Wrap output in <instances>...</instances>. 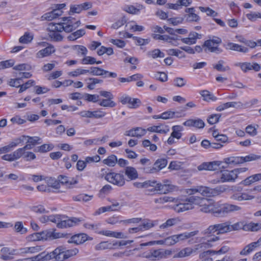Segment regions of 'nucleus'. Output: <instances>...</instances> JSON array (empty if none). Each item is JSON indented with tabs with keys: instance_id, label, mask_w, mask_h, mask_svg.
I'll use <instances>...</instances> for the list:
<instances>
[{
	"instance_id": "obj_1",
	"label": "nucleus",
	"mask_w": 261,
	"mask_h": 261,
	"mask_svg": "<svg viewBox=\"0 0 261 261\" xmlns=\"http://www.w3.org/2000/svg\"><path fill=\"white\" fill-rule=\"evenodd\" d=\"M199 205L200 211L204 213H211L213 214L214 202L211 203L204 198L191 196L187 197L186 199L180 200L179 203L175 208L177 213L183 212L194 208L193 205Z\"/></svg>"
},
{
	"instance_id": "obj_2",
	"label": "nucleus",
	"mask_w": 261,
	"mask_h": 261,
	"mask_svg": "<svg viewBox=\"0 0 261 261\" xmlns=\"http://www.w3.org/2000/svg\"><path fill=\"white\" fill-rule=\"evenodd\" d=\"M79 250L76 248L67 249L65 246H60L53 251L46 254L47 261L55 259L56 261H63L77 254Z\"/></svg>"
},
{
	"instance_id": "obj_3",
	"label": "nucleus",
	"mask_w": 261,
	"mask_h": 261,
	"mask_svg": "<svg viewBox=\"0 0 261 261\" xmlns=\"http://www.w3.org/2000/svg\"><path fill=\"white\" fill-rule=\"evenodd\" d=\"M227 188L225 186H219L214 188L198 186L194 188L187 190V193L190 195L198 192L205 197H216L226 192Z\"/></svg>"
},
{
	"instance_id": "obj_4",
	"label": "nucleus",
	"mask_w": 261,
	"mask_h": 261,
	"mask_svg": "<svg viewBox=\"0 0 261 261\" xmlns=\"http://www.w3.org/2000/svg\"><path fill=\"white\" fill-rule=\"evenodd\" d=\"M242 209L239 205L228 203L214 202L213 215L216 217H224L228 214L240 211Z\"/></svg>"
},
{
	"instance_id": "obj_5",
	"label": "nucleus",
	"mask_w": 261,
	"mask_h": 261,
	"mask_svg": "<svg viewBox=\"0 0 261 261\" xmlns=\"http://www.w3.org/2000/svg\"><path fill=\"white\" fill-rule=\"evenodd\" d=\"M221 42L222 40L221 38L217 37H213L212 39L205 41L202 47L205 48V51L207 49L212 53L219 54L222 52V49L218 46Z\"/></svg>"
},
{
	"instance_id": "obj_6",
	"label": "nucleus",
	"mask_w": 261,
	"mask_h": 261,
	"mask_svg": "<svg viewBox=\"0 0 261 261\" xmlns=\"http://www.w3.org/2000/svg\"><path fill=\"white\" fill-rule=\"evenodd\" d=\"M105 179L108 182L118 187H122L125 183L124 175L121 173H108L106 175Z\"/></svg>"
},
{
	"instance_id": "obj_7",
	"label": "nucleus",
	"mask_w": 261,
	"mask_h": 261,
	"mask_svg": "<svg viewBox=\"0 0 261 261\" xmlns=\"http://www.w3.org/2000/svg\"><path fill=\"white\" fill-rule=\"evenodd\" d=\"M119 100L122 105H127V107L129 109H137L141 104L140 99L133 98L126 94L119 98Z\"/></svg>"
},
{
	"instance_id": "obj_8",
	"label": "nucleus",
	"mask_w": 261,
	"mask_h": 261,
	"mask_svg": "<svg viewBox=\"0 0 261 261\" xmlns=\"http://www.w3.org/2000/svg\"><path fill=\"white\" fill-rule=\"evenodd\" d=\"M168 161L166 159L162 158L158 159L152 167H144V171L146 173H153L157 172L165 168L167 165Z\"/></svg>"
},
{
	"instance_id": "obj_9",
	"label": "nucleus",
	"mask_w": 261,
	"mask_h": 261,
	"mask_svg": "<svg viewBox=\"0 0 261 261\" xmlns=\"http://www.w3.org/2000/svg\"><path fill=\"white\" fill-rule=\"evenodd\" d=\"M82 220L76 217L68 218L65 215H62L60 223L59 224V228H65L76 225Z\"/></svg>"
},
{
	"instance_id": "obj_10",
	"label": "nucleus",
	"mask_w": 261,
	"mask_h": 261,
	"mask_svg": "<svg viewBox=\"0 0 261 261\" xmlns=\"http://www.w3.org/2000/svg\"><path fill=\"white\" fill-rule=\"evenodd\" d=\"M162 253L159 249H151L140 254V256L147 258L150 260H156L161 259Z\"/></svg>"
},
{
	"instance_id": "obj_11",
	"label": "nucleus",
	"mask_w": 261,
	"mask_h": 261,
	"mask_svg": "<svg viewBox=\"0 0 261 261\" xmlns=\"http://www.w3.org/2000/svg\"><path fill=\"white\" fill-rule=\"evenodd\" d=\"M79 114L82 117L99 119L104 117L107 113L99 109L94 111H83L79 112Z\"/></svg>"
},
{
	"instance_id": "obj_12",
	"label": "nucleus",
	"mask_w": 261,
	"mask_h": 261,
	"mask_svg": "<svg viewBox=\"0 0 261 261\" xmlns=\"http://www.w3.org/2000/svg\"><path fill=\"white\" fill-rule=\"evenodd\" d=\"M63 23L65 32H71L78 27L80 24L79 20H75L73 17H63Z\"/></svg>"
},
{
	"instance_id": "obj_13",
	"label": "nucleus",
	"mask_w": 261,
	"mask_h": 261,
	"mask_svg": "<svg viewBox=\"0 0 261 261\" xmlns=\"http://www.w3.org/2000/svg\"><path fill=\"white\" fill-rule=\"evenodd\" d=\"M92 5L90 2H85L79 5H72L70 6L68 14L72 15L75 13L79 14L83 10H86L91 8Z\"/></svg>"
},
{
	"instance_id": "obj_14",
	"label": "nucleus",
	"mask_w": 261,
	"mask_h": 261,
	"mask_svg": "<svg viewBox=\"0 0 261 261\" xmlns=\"http://www.w3.org/2000/svg\"><path fill=\"white\" fill-rule=\"evenodd\" d=\"M236 66L240 67L244 72H247L251 70L257 72L259 71L261 69L260 66L257 63H238L236 64Z\"/></svg>"
},
{
	"instance_id": "obj_15",
	"label": "nucleus",
	"mask_w": 261,
	"mask_h": 261,
	"mask_svg": "<svg viewBox=\"0 0 261 261\" xmlns=\"http://www.w3.org/2000/svg\"><path fill=\"white\" fill-rule=\"evenodd\" d=\"M154 182V184H152L153 189H151V191L153 190L154 191H159L161 194L167 193L173 190V186L166 184H162V183H158L156 181L153 180Z\"/></svg>"
},
{
	"instance_id": "obj_16",
	"label": "nucleus",
	"mask_w": 261,
	"mask_h": 261,
	"mask_svg": "<svg viewBox=\"0 0 261 261\" xmlns=\"http://www.w3.org/2000/svg\"><path fill=\"white\" fill-rule=\"evenodd\" d=\"M222 162L214 161L211 162H205L198 166V170H216L220 168Z\"/></svg>"
},
{
	"instance_id": "obj_17",
	"label": "nucleus",
	"mask_w": 261,
	"mask_h": 261,
	"mask_svg": "<svg viewBox=\"0 0 261 261\" xmlns=\"http://www.w3.org/2000/svg\"><path fill=\"white\" fill-rule=\"evenodd\" d=\"M236 172V170H234L224 171L221 175V182L234 181L235 179L238 177Z\"/></svg>"
},
{
	"instance_id": "obj_18",
	"label": "nucleus",
	"mask_w": 261,
	"mask_h": 261,
	"mask_svg": "<svg viewBox=\"0 0 261 261\" xmlns=\"http://www.w3.org/2000/svg\"><path fill=\"white\" fill-rule=\"evenodd\" d=\"M42 249L41 246H35L31 247H27L21 248L19 249V252L17 254L20 255H24L28 254H34L39 252Z\"/></svg>"
},
{
	"instance_id": "obj_19",
	"label": "nucleus",
	"mask_w": 261,
	"mask_h": 261,
	"mask_svg": "<svg viewBox=\"0 0 261 261\" xmlns=\"http://www.w3.org/2000/svg\"><path fill=\"white\" fill-rule=\"evenodd\" d=\"M261 245V237L257 241L251 243L246 246L243 250L240 252L241 255H246L251 253L256 247Z\"/></svg>"
},
{
	"instance_id": "obj_20",
	"label": "nucleus",
	"mask_w": 261,
	"mask_h": 261,
	"mask_svg": "<svg viewBox=\"0 0 261 261\" xmlns=\"http://www.w3.org/2000/svg\"><path fill=\"white\" fill-rule=\"evenodd\" d=\"M88 239V237L85 233H79L74 235L68 241V243H74L76 245L81 244Z\"/></svg>"
},
{
	"instance_id": "obj_21",
	"label": "nucleus",
	"mask_w": 261,
	"mask_h": 261,
	"mask_svg": "<svg viewBox=\"0 0 261 261\" xmlns=\"http://www.w3.org/2000/svg\"><path fill=\"white\" fill-rule=\"evenodd\" d=\"M60 184L65 185L67 187L70 188L72 185L77 183V180L73 178H69L64 175H59L58 177Z\"/></svg>"
},
{
	"instance_id": "obj_22",
	"label": "nucleus",
	"mask_w": 261,
	"mask_h": 261,
	"mask_svg": "<svg viewBox=\"0 0 261 261\" xmlns=\"http://www.w3.org/2000/svg\"><path fill=\"white\" fill-rule=\"evenodd\" d=\"M146 130L141 127H136L129 130L126 131L124 135L130 137L141 138L145 135Z\"/></svg>"
},
{
	"instance_id": "obj_23",
	"label": "nucleus",
	"mask_w": 261,
	"mask_h": 261,
	"mask_svg": "<svg viewBox=\"0 0 261 261\" xmlns=\"http://www.w3.org/2000/svg\"><path fill=\"white\" fill-rule=\"evenodd\" d=\"M146 130L150 132L158 133L160 134H166L169 132V127L167 125H159L152 126L147 128Z\"/></svg>"
},
{
	"instance_id": "obj_24",
	"label": "nucleus",
	"mask_w": 261,
	"mask_h": 261,
	"mask_svg": "<svg viewBox=\"0 0 261 261\" xmlns=\"http://www.w3.org/2000/svg\"><path fill=\"white\" fill-rule=\"evenodd\" d=\"M219 240L218 237H214L213 238L207 240L206 242L201 243L195 245L193 249V252H195L197 250H202L206 248L210 247L212 245L211 243L213 242L217 241Z\"/></svg>"
},
{
	"instance_id": "obj_25",
	"label": "nucleus",
	"mask_w": 261,
	"mask_h": 261,
	"mask_svg": "<svg viewBox=\"0 0 261 261\" xmlns=\"http://www.w3.org/2000/svg\"><path fill=\"white\" fill-rule=\"evenodd\" d=\"M183 124L185 126H194L198 128H202L204 127V121L200 119H189L187 121H186Z\"/></svg>"
},
{
	"instance_id": "obj_26",
	"label": "nucleus",
	"mask_w": 261,
	"mask_h": 261,
	"mask_svg": "<svg viewBox=\"0 0 261 261\" xmlns=\"http://www.w3.org/2000/svg\"><path fill=\"white\" fill-rule=\"evenodd\" d=\"M125 175L127 176L128 180H133L138 177V173L134 167L131 166L126 167L124 171Z\"/></svg>"
},
{
	"instance_id": "obj_27",
	"label": "nucleus",
	"mask_w": 261,
	"mask_h": 261,
	"mask_svg": "<svg viewBox=\"0 0 261 261\" xmlns=\"http://www.w3.org/2000/svg\"><path fill=\"white\" fill-rule=\"evenodd\" d=\"M226 48L227 49H230L243 53H247L249 51L247 47L232 42H228L226 45Z\"/></svg>"
},
{
	"instance_id": "obj_28",
	"label": "nucleus",
	"mask_w": 261,
	"mask_h": 261,
	"mask_svg": "<svg viewBox=\"0 0 261 261\" xmlns=\"http://www.w3.org/2000/svg\"><path fill=\"white\" fill-rule=\"evenodd\" d=\"M198 230H195L191 232H185L180 234L174 235V238H175L176 241L177 243L179 242V241H184L186 239L194 237L197 235L198 233Z\"/></svg>"
},
{
	"instance_id": "obj_29",
	"label": "nucleus",
	"mask_w": 261,
	"mask_h": 261,
	"mask_svg": "<svg viewBox=\"0 0 261 261\" xmlns=\"http://www.w3.org/2000/svg\"><path fill=\"white\" fill-rule=\"evenodd\" d=\"M15 261H47V257H46V254H44L43 252H42L36 256L27 258H19L15 260Z\"/></svg>"
},
{
	"instance_id": "obj_30",
	"label": "nucleus",
	"mask_w": 261,
	"mask_h": 261,
	"mask_svg": "<svg viewBox=\"0 0 261 261\" xmlns=\"http://www.w3.org/2000/svg\"><path fill=\"white\" fill-rule=\"evenodd\" d=\"M96 250H102L105 249L115 250L114 241H103L97 244L95 247Z\"/></svg>"
},
{
	"instance_id": "obj_31",
	"label": "nucleus",
	"mask_w": 261,
	"mask_h": 261,
	"mask_svg": "<svg viewBox=\"0 0 261 261\" xmlns=\"http://www.w3.org/2000/svg\"><path fill=\"white\" fill-rule=\"evenodd\" d=\"M55 51L54 47L50 45L45 48L40 50L36 54V57L39 58L47 57Z\"/></svg>"
},
{
	"instance_id": "obj_32",
	"label": "nucleus",
	"mask_w": 261,
	"mask_h": 261,
	"mask_svg": "<svg viewBox=\"0 0 261 261\" xmlns=\"http://www.w3.org/2000/svg\"><path fill=\"white\" fill-rule=\"evenodd\" d=\"M230 222L226 221L222 223L216 224L218 230V234H224L230 232Z\"/></svg>"
},
{
	"instance_id": "obj_33",
	"label": "nucleus",
	"mask_w": 261,
	"mask_h": 261,
	"mask_svg": "<svg viewBox=\"0 0 261 261\" xmlns=\"http://www.w3.org/2000/svg\"><path fill=\"white\" fill-rule=\"evenodd\" d=\"M20 158V153L17 150L10 154H6L2 156V159L5 161L12 162L19 159Z\"/></svg>"
},
{
	"instance_id": "obj_34",
	"label": "nucleus",
	"mask_w": 261,
	"mask_h": 261,
	"mask_svg": "<svg viewBox=\"0 0 261 261\" xmlns=\"http://www.w3.org/2000/svg\"><path fill=\"white\" fill-rule=\"evenodd\" d=\"M48 29L49 31L59 33L63 31H65V28L63 22L60 23L50 22L48 24Z\"/></svg>"
},
{
	"instance_id": "obj_35",
	"label": "nucleus",
	"mask_w": 261,
	"mask_h": 261,
	"mask_svg": "<svg viewBox=\"0 0 261 261\" xmlns=\"http://www.w3.org/2000/svg\"><path fill=\"white\" fill-rule=\"evenodd\" d=\"M99 234L115 238H124V234L120 232H115L110 230H102L99 232Z\"/></svg>"
},
{
	"instance_id": "obj_36",
	"label": "nucleus",
	"mask_w": 261,
	"mask_h": 261,
	"mask_svg": "<svg viewBox=\"0 0 261 261\" xmlns=\"http://www.w3.org/2000/svg\"><path fill=\"white\" fill-rule=\"evenodd\" d=\"M199 93L203 97V100L205 101H216L217 99L216 97H215L212 93L207 90H201L200 91Z\"/></svg>"
},
{
	"instance_id": "obj_37",
	"label": "nucleus",
	"mask_w": 261,
	"mask_h": 261,
	"mask_svg": "<svg viewBox=\"0 0 261 261\" xmlns=\"http://www.w3.org/2000/svg\"><path fill=\"white\" fill-rule=\"evenodd\" d=\"M85 30L84 29H80L70 34L67 37L70 41H74L76 39L83 36L85 34Z\"/></svg>"
},
{
	"instance_id": "obj_38",
	"label": "nucleus",
	"mask_w": 261,
	"mask_h": 261,
	"mask_svg": "<svg viewBox=\"0 0 261 261\" xmlns=\"http://www.w3.org/2000/svg\"><path fill=\"white\" fill-rule=\"evenodd\" d=\"M142 8L141 5L138 6L137 8L133 5H127L124 7L123 10L131 14H137Z\"/></svg>"
},
{
	"instance_id": "obj_39",
	"label": "nucleus",
	"mask_w": 261,
	"mask_h": 261,
	"mask_svg": "<svg viewBox=\"0 0 261 261\" xmlns=\"http://www.w3.org/2000/svg\"><path fill=\"white\" fill-rule=\"evenodd\" d=\"M179 222L178 218H171L168 219L166 222L160 226L161 229H164L172 226Z\"/></svg>"
},
{
	"instance_id": "obj_40",
	"label": "nucleus",
	"mask_w": 261,
	"mask_h": 261,
	"mask_svg": "<svg viewBox=\"0 0 261 261\" xmlns=\"http://www.w3.org/2000/svg\"><path fill=\"white\" fill-rule=\"evenodd\" d=\"M85 80L89 81V82L87 83V88L90 90L94 89L96 84L103 82L102 80L94 77H90Z\"/></svg>"
},
{
	"instance_id": "obj_41",
	"label": "nucleus",
	"mask_w": 261,
	"mask_h": 261,
	"mask_svg": "<svg viewBox=\"0 0 261 261\" xmlns=\"http://www.w3.org/2000/svg\"><path fill=\"white\" fill-rule=\"evenodd\" d=\"M103 163L110 167H114L117 162V158L116 155L112 154L102 161Z\"/></svg>"
},
{
	"instance_id": "obj_42",
	"label": "nucleus",
	"mask_w": 261,
	"mask_h": 261,
	"mask_svg": "<svg viewBox=\"0 0 261 261\" xmlns=\"http://www.w3.org/2000/svg\"><path fill=\"white\" fill-rule=\"evenodd\" d=\"M193 252V249L187 247L181 250L178 253L175 255L176 257H185L190 256Z\"/></svg>"
},
{
	"instance_id": "obj_43",
	"label": "nucleus",
	"mask_w": 261,
	"mask_h": 261,
	"mask_svg": "<svg viewBox=\"0 0 261 261\" xmlns=\"http://www.w3.org/2000/svg\"><path fill=\"white\" fill-rule=\"evenodd\" d=\"M172 132L171 134L172 137H173L177 139H179L182 136V134L180 132L182 129V126L180 125H174L172 127Z\"/></svg>"
},
{
	"instance_id": "obj_44",
	"label": "nucleus",
	"mask_w": 261,
	"mask_h": 261,
	"mask_svg": "<svg viewBox=\"0 0 261 261\" xmlns=\"http://www.w3.org/2000/svg\"><path fill=\"white\" fill-rule=\"evenodd\" d=\"M147 55L148 56L150 57L153 59H156L157 58H162L165 57L164 53L162 52L159 49H154L151 51H148L147 53Z\"/></svg>"
},
{
	"instance_id": "obj_45",
	"label": "nucleus",
	"mask_w": 261,
	"mask_h": 261,
	"mask_svg": "<svg viewBox=\"0 0 261 261\" xmlns=\"http://www.w3.org/2000/svg\"><path fill=\"white\" fill-rule=\"evenodd\" d=\"M154 182L152 180H147L143 182H134V186L138 188H148L152 187V184H154Z\"/></svg>"
},
{
	"instance_id": "obj_46",
	"label": "nucleus",
	"mask_w": 261,
	"mask_h": 261,
	"mask_svg": "<svg viewBox=\"0 0 261 261\" xmlns=\"http://www.w3.org/2000/svg\"><path fill=\"white\" fill-rule=\"evenodd\" d=\"M30 210L33 212L37 214H42L48 212V211L45 210L44 206L41 204L32 206L30 207Z\"/></svg>"
},
{
	"instance_id": "obj_47",
	"label": "nucleus",
	"mask_w": 261,
	"mask_h": 261,
	"mask_svg": "<svg viewBox=\"0 0 261 261\" xmlns=\"http://www.w3.org/2000/svg\"><path fill=\"white\" fill-rule=\"evenodd\" d=\"M90 74L95 76H101L102 73H107L105 70L98 67H91L89 69Z\"/></svg>"
},
{
	"instance_id": "obj_48",
	"label": "nucleus",
	"mask_w": 261,
	"mask_h": 261,
	"mask_svg": "<svg viewBox=\"0 0 261 261\" xmlns=\"http://www.w3.org/2000/svg\"><path fill=\"white\" fill-rule=\"evenodd\" d=\"M99 105L104 107L113 108L116 106V104L114 101L111 100V99L107 98L103 99L98 103Z\"/></svg>"
},
{
	"instance_id": "obj_49",
	"label": "nucleus",
	"mask_w": 261,
	"mask_h": 261,
	"mask_svg": "<svg viewBox=\"0 0 261 261\" xmlns=\"http://www.w3.org/2000/svg\"><path fill=\"white\" fill-rule=\"evenodd\" d=\"M260 156L254 154H251L244 157H240V163L255 161L260 159Z\"/></svg>"
},
{
	"instance_id": "obj_50",
	"label": "nucleus",
	"mask_w": 261,
	"mask_h": 261,
	"mask_svg": "<svg viewBox=\"0 0 261 261\" xmlns=\"http://www.w3.org/2000/svg\"><path fill=\"white\" fill-rule=\"evenodd\" d=\"M243 229H248L253 231H257L261 229V223H250L248 225L244 226Z\"/></svg>"
},
{
	"instance_id": "obj_51",
	"label": "nucleus",
	"mask_w": 261,
	"mask_h": 261,
	"mask_svg": "<svg viewBox=\"0 0 261 261\" xmlns=\"http://www.w3.org/2000/svg\"><path fill=\"white\" fill-rule=\"evenodd\" d=\"M14 229L17 232H19L21 234H24L27 232V229L23 227L22 222L20 221H17L15 223Z\"/></svg>"
},
{
	"instance_id": "obj_52",
	"label": "nucleus",
	"mask_w": 261,
	"mask_h": 261,
	"mask_svg": "<svg viewBox=\"0 0 261 261\" xmlns=\"http://www.w3.org/2000/svg\"><path fill=\"white\" fill-rule=\"evenodd\" d=\"M48 35L51 39L55 41H61L63 38V36L60 34V33L57 32L49 31Z\"/></svg>"
},
{
	"instance_id": "obj_53",
	"label": "nucleus",
	"mask_w": 261,
	"mask_h": 261,
	"mask_svg": "<svg viewBox=\"0 0 261 261\" xmlns=\"http://www.w3.org/2000/svg\"><path fill=\"white\" fill-rule=\"evenodd\" d=\"M39 238L40 240H47L48 238H50L51 237L55 238L54 236V233L50 231H41L40 232H38Z\"/></svg>"
},
{
	"instance_id": "obj_54",
	"label": "nucleus",
	"mask_w": 261,
	"mask_h": 261,
	"mask_svg": "<svg viewBox=\"0 0 261 261\" xmlns=\"http://www.w3.org/2000/svg\"><path fill=\"white\" fill-rule=\"evenodd\" d=\"M34 83L35 81L34 80H30L22 85L20 84V86H19V87H20L19 90L18 91L19 93H22V92L24 91L29 88L33 86L34 84Z\"/></svg>"
},
{
	"instance_id": "obj_55",
	"label": "nucleus",
	"mask_w": 261,
	"mask_h": 261,
	"mask_svg": "<svg viewBox=\"0 0 261 261\" xmlns=\"http://www.w3.org/2000/svg\"><path fill=\"white\" fill-rule=\"evenodd\" d=\"M216 232L218 234V230L216 224L210 225L207 228L203 231V233L205 235L211 236Z\"/></svg>"
},
{
	"instance_id": "obj_56",
	"label": "nucleus",
	"mask_w": 261,
	"mask_h": 261,
	"mask_svg": "<svg viewBox=\"0 0 261 261\" xmlns=\"http://www.w3.org/2000/svg\"><path fill=\"white\" fill-rule=\"evenodd\" d=\"M231 108H234L236 109H245L248 108L249 103L248 102L244 103L241 101H231Z\"/></svg>"
},
{
	"instance_id": "obj_57",
	"label": "nucleus",
	"mask_w": 261,
	"mask_h": 261,
	"mask_svg": "<svg viewBox=\"0 0 261 261\" xmlns=\"http://www.w3.org/2000/svg\"><path fill=\"white\" fill-rule=\"evenodd\" d=\"M54 146L52 144H43L38 147L36 150L40 152H46L53 149Z\"/></svg>"
},
{
	"instance_id": "obj_58",
	"label": "nucleus",
	"mask_w": 261,
	"mask_h": 261,
	"mask_svg": "<svg viewBox=\"0 0 261 261\" xmlns=\"http://www.w3.org/2000/svg\"><path fill=\"white\" fill-rule=\"evenodd\" d=\"M221 115L220 114H212L210 115L207 118V122L210 124H214L217 123Z\"/></svg>"
},
{
	"instance_id": "obj_59",
	"label": "nucleus",
	"mask_w": 261,
	"mask_h": 261,
	"mask_svg": "<svg viewBox=\"0 0 261 261\" xmlns=\"http://www.w3.org/2000/svg\"><path fill=\"white\" fill-rule=\"evenodd\" d=\"M167 51L169 55L175 56L179 58L185 57L182 51L177 49H169Z\"/></svg>"
},
{
	"instance_id": "obj_60",
	"label": "nucleus",
	"mask_w": 261,
	"mask_h": 261,
	"mask_svg": "<svg viewBox=\"0 0 261 261\" xmlns=\"http://www.w3.org/2000/svg\"><path fill=\"white\" fill-rule=\"evenodd\" d=\"M33 39V36L28 33H25L24 35L21 36L19 41L20 43L27 44L30 42Z\"/></svg>"
},
{
	"instance_id": "obj_61",
	"label": "nucleus",
	"mask_w": 261,
	"mask_h": 261,
	"mask_svg": "<svg viewBox=\"0 0 261 261\" xmlns=\"http://www.w3.org/2000/svg\"><path fill=\"white\" fill-rule=\"evenodd\" d=\"M223 63H224L223 61L220 60L218 62V63L214 66V68L219 71H225L229 70L230 68L229 66H227L226 67H224L223 66Z\"/></svg>"
},
{
	"instance_id": "obj_62",
	"label": "nucleus",
	"mask_w": 261,
	"mask_h": 261,
	"mask_svg": "<svg viewBox=\"0 0 261 261\" xmlns=\"http://www.w3.org/2000/svg\"><path fill=\"white\" fill-rule=\"evenodd\" d=\"M199 9L202 12H205L208 16H216L218 13L208 7H200Z\"/></svg>"
},
{
	"instance_id": "obj_63",
	"label": "nucleus",
	"mask_w": 261,
	"mask_h": 261,
	"mask_svg": "<svg viewBox=\"0 0 261 261\" xmlns=\"http://www.w3.org/2000/svg\"><path fill=\"white\" fill-rule=\"evenodd\" d=\"M2 255L1 258L4 260H8L10 258L9 255L13 254L10 252V249L8 247H4L1 250Z\"/></svg>"
},
{
	"instance_id": "obj_64",
	"label": "nucleus",
	"mask_w": 261,
	"mask_h": 261,
	"mask_svg": "<svg viewBox=\"0 0 261 261\" xmlns=\"http://www.w3.org/2000/svg\"><path fill=\"white\" fill-rule=\"evenodd\" d=\"M81 62L83 64L92 65L95 63L96 59L94 57L86 56L83 59H82Z\"/></svg>"
}]
</instances>
